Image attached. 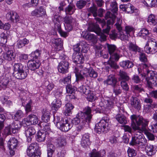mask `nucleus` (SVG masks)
<instances>
[{
    "instance_id": "obj_1",
    "label": "nucleus",
    "mask_w": 157,
    "mask_h": 157,
    "mask_svg": "<svg viewBox=\"0 0 157 157\" xmlns=\"http://www.w3.org/2000/svg\"><path fill=\"white\" fill-rule=\"evenodd\" d=\"M130 119L131 126L135 132L129 144L132 145H138L139 148L143 150L146 145L147 140L142 132L147 130L149 121L142 117L135 115L131 116Z\"/></svg>"
},
{
    "instance_id": "obj_2",
    "label": "nucleus",
    "mask_w": 157,
    "mask_h": 157,
    "mask_svg": "<svg viewBox=\"0 0 157 157\" xmlns=\"http://www.w3.org/2000/svg\"><path fill=\"white\" fill-rule=\"evenodd\" d=\"M95 19L99 22L102 28V31L97 24H92L89 25L88 30L90 31L94 32L100 36L101 41H105L106 39V35H108L114 23L112 20H108L106 23L104 21L98 17L95 18Z\"/></svg>"
},
{
    "instance_id": "obj_3",
    "label": "nucleus",
    "mask_w": 157,
    "mask_h": 157,
    "mask_svg": "<svg viewBox=\"0 0 157 157\" xmlns=\"http://www.w3.org/2000/svg\"><path fill=\"white\" fill-rule=\"evenodd\" d=\"M84 112L78 113V115L72 120V123L78 124L85 122L89 123L92 118L91 109L89 107H86Z\"/></svg>"
},
{
    "instance_id": "obj_4",
    "label": "nucleus",
    "mask_w": 157,
    "mask_h": 157,
    "mask_svg": "<svg viewBox=\"0 0 157 157\" xmlns=\"http://www.w3.org/2000/svg\"><path fill=\"white\" fill-rule=\"evenodd\" d=\"M53 122L57 128L63 132H67L73 126V124L66 119L54 115Z\"/></svg>"
},
{
    "instance_id": "obj_5",
    "label": "nucleus",
    "mask_w": 157,
    "mask_h": 157,
    "mask_svg": "<svg viewBox=\"0 0 157 157\" xmlns=\"http://www.w3.org/2000/svg\"><path fill=\"white\" fill-rule=\"evenodd\" d=\"M23 66L20 63H15L13 66V75L17 78L23 79L25 78L29 73V70H27L25 72L23 70Z\"/></svg>"
},
{
    "instance_id": "obj_6",
    "label": "nucleus",
    "mask_w": 157,
    "mask_h": 157,
    "mask_svg": "<svg viewBox=\"0 0 157 157\" xmlns=\"http://www.w3.org/2000/svg\"><path fill=\"white\" fill-rule=\"evenodd\" d=\"M109 118L107 115L104 116L100 121L95 125V131L98 134L101 132H104L107 129L108 130L110 128L109 124Z\"/></svg>"
},
{
    "instance_id": "obj_7",
    "label": "nucleus",
    "mask_w": 157,
    "mask_h": 157,
    "mask_svg": "<svg viewBox=\"0 0 157 157\" xmlns=\"http://www.w3.org/2000/svg\"><path fill=\"white\" fill-rule=\"evenodd\" d=\"M75 75L77 80H83L88 77L89 68L88 69L82 65H77L75 68Z\"/></svg>"
},
{
    "instance_id": "obj_8",
    "label": "nucleus",
    "mask_w": 157,
    "mask_h": 157,
    "mask_svg": "<svg viewBox=\"0 0 157 157\" xmlns=\"http://www.w3.org/2000/svg\"><path fill=\"white\" fill-rule=\"evenodd\" d=\"M147 81V86L149 88L153 87L156 86L157 76L155 72L151 71H147L146 78Z\"/></svg>"
},
{
    "instance_id": "obj_9",
    "label": "nucleus",
    "mask_w": 157,
    "mask_h": 157,
    "mask_svg": "<svg viewBox=\"0 0 157 157\" xmlns=\"http://www.w3.org/2000/svg\"><path fill=\"white\" fill-rule=\"evenodd\" d=\"M65 30L69 32L72 30L73 27L77 25V23L75 18L71 16L67 15L63 18Z\"/></svg>"
},
{
    "instance_id": "obj_10",
    "label": "nucleus",
    "mask_w": 157,
    "mask_h": 157,
    "mask_svg": "<svg viewBox=\"0 0 157 157\" xmlns=\"http://www.w3.org/2000/svg\"><path fill=\"white\" fill-rule=\"evenodd\" d=\"M107 47L110 55V59H114L116 61H118L120 57V51L117 49L116 46L108 44Z\"/></svg>"
},
{
    "instance_id": "obj_11",
    "label": "nucleus",
    "mask_w": 157,
    "mask_h": 157,
    "mask_svg": "<svg viewBox=\"0 0 157 157\" xmlns=\"http://www.w3.org/2000/svg\"><path fill=\"white\" fill-rule=\"evenodd\" d=\"M27 155L29 157H40L41 152L37 148L36 143H32L28 147L26 151Z\"/></svg>"
},
{
    "instance_id": "obj_12",
    "label": "nucleus",
    "mask_w": 157,
    "mask_h": 157,
    "mask_svg": "<svg viewBox=\"0 0 157 157\" xmlns=\"http://www.w3.org/2000/svg\"><path fill=\"white\" fill-rule=\"evenodd\" d=\"M38 117L33 114H31L28 116L27 118L24 119L21 122L22 126H26L30 124H38Z\"/></svg>"
},
{
    "instance_id": "obj_13",
    "label": "nucleus",
    "mask_w": 157,
    "mask_h": 157,
    "mask_svg": "<svg viewBox=\"0 0 157 157\" xmlns=\"http://www.w3.org/2000/svg\"><path fill=\"white\" fill-rule=\"evenodd\" d=\"M117 33L115 31H113L112 33L109 35L110 38L112 39H114L115 38H118L121 40H128V36L127 34H126L124 31L122 30V29L120 30H118Z\"/></svg>"
},
{
    "instance_id": "obj_14",
    "label": "nucleus",
    "mask_w": 157,
    "mask_h": 157,
    "mask_svg": "<svg viewBox=\"0 0 157 157\" xmlns=\"http://www.w3.org/2000/svg\"><path fill=\"white\" fill-rule=\"evenodd\" d=\"M28 126L26 125L25 127H22L24 128V133L27 137L28 142H31L33 137L36 134V131L34 127H29Z\"/></svg>"
},
{
    "instance_id": "obj_15",
    "label": "nucleus",
    "mask_w": 157,
    "mask_h": 157,
    "mask_svg": "<svg viewBox=\"0 0 157 157\" xmlns=\"http://www.w3.org/2000/svg\"><path fill=\"white\" fill-rule=\"evenodd\" d=\"M19 128V125L15 122H13L9 126L5 128L4 132L7 135H10L11 133H15Z\"/></svg>"
},
{
    "instance_id": "obj_16",
    "label": "nucleus",
    "mask_w": 157,
    "mask_h": 157,
    "mask_svg": "<svg viewBox=\"0 0 157 157\" xmlns=\"http://www.w3.org/2000/svg\"><path fill=\"white\" fill-rule=\"evenodd\" d=\"M4 48L5 49L7 52L3 53L2 55V58L8 61H10L14 60L16 56L15 53L12 51L9 50L7 47L5 46Z\"/></svg>"
},
{
    "instance_id": "obj_17",
    "label": "nucleus",
    "mask_w": 157,
    "mask_h": 157,
    "mask_svg": "<svg viewBox=\"0 0 157 157\" xmlns=\"http://www.w3.org/2000/svg\"><path fill=\"white\" fill-rule=\"evenodd\" d=\"M69 63L66 60L61 61L58 66L59 71L61 73L65 74L68 72Z\"/></svg>"
},
{
    "instance_id": "obj_18",
    "label": "nucleus",
    "mask_w": 157,
    "mask_h": 157,
    "mask_svg": "<svg viewBox=\"0 0 157 157\" xmlns=\"http://www.w3.org/2000/svg\"><path fill=\"white\" fill-rule=\"evenodd\" d=\"M32 16H36L38 17H45L47 16L46 10L44 7L40 6L37 9L33 11L31 13Z\"/></svg>"
},
{
    "instance_id": "obj_19",
    "label": "nucleus",
    "mask_w": 157,
    "mask_h": 157,
    "mask_svg": "<svg viewBox=\"0 0 157 157\" xmlns=\"http://www.w3.org/2000/svg\"><path fill=\"white\" fill-rule=\"evenodd\" d=\"M72 57L73 61L77 64V66L83 63L84 58L80 52H74Z\"/></svg>"
},
{
    "instance_id": "obj_20",
    "label": "nucleus",
    "mask_w": 157,
    "mask_h": 157,
    "mask_svg": "<svg viewBox=\"0 0 157 157\" xmlns=\"http://www.w3.org/2000/svg\"><path fill=\"white\" fill-rule=\"evenodd\" d=\"M27 64L29 69L34 71L39 68L40 63L38 60H35L31 59L28 61Z\"/></svg>"
},
{
    "instance_id": "obj_21",
    "label": "nucleus",
    "mask_w": 157,
    "mask_h": 157,
    "mask_svg": "<svg viewBox=\"0 0 157 157\" xmlns=\"http://www.w3.org/2000/svg\"><path fill=\"white\" fill-rule=\"evenodd\" d=\"M6 17L8 20H10L13 22H17L19 21V16L16 12L13 11H10L8 12Z\"/></svg>"
},
{
    "instance_id": "obj_22",
    "label": "nucleus",
    "mask_w": 157,
    "mask_h": 157,
    "mask_svg": "<svg viewBox=\"0 0 157 157\" xmlns=\"http://www.w3.org/2000/svg\"><path fill=\"white\" fill-rule=\"evenodd\" d=\"M116 98L112 97L111 99L108 100H104L103 101L100 103V105L101 106L106 109L112 107L114 102L116 101Z\"/></svg>"
},
{
    "instance_id": "obj_23",
    "label": "nucleus",
    "mask_w": 157,
    "mask_h": 157,
    "mask_svg": "<svg viewBox=\"0 0 157 157\" xmlns=\"http://www.w3.org/2000/svg\"><path fill=\"white\" fill-rule=\"evenodd\" d=\"M130 101L131 105L133 107L137 109H140L141 108V104L140 100L137 98L132 96Z\"/></svg>"
},
{
    "instance_id": "obj_24",
    "label": "nucleus",
    "mask_w": 157,
    "mask_h": 157,
    "mask_svg": "<svg viewBox=\"0 0 157 157\" xmlns=\"http://www.w3.org/2000/svg\"><path fill=\"white\" fill-rule=\"evenodd\" d=\"M90 144L89 134L88 133H85L82 136L81 144L82 146L85 147L89 146Z\"/></svg>"
},
{
    "instance_id": "obj_25",
    "label": "nucleus",
    "mask_w": 157,
    "mask_h": 157,
    "mask_svg": "<svg viewBox=\"0 0 157 157\" xmlns=\"http://www.w3.org/2000/svg\"><path fill=\"white\" fill-rule=\"evenodd\" d=\"M104 82L105 84L111 86L112 87H113L117 84V81L114 75H110L108 76L107 79L105 80Z\"/></svg>"
},
{
    "instance_id": "obj_26",
    "label": "nucleus",
    "mask_w": 157,
    "mask_h": 157,
    "mask_svg": "<svg viewBox=\"0 0 157 157\" xmlns=\"http://www.w3.org/2000/svg\"><path fill=\"white\" fill-rule=\"evenodd\" d=\"M106 6L107 8L111 10L113 13H116L118 11V7L117 3L116 1L112 2L110 4L108 2H105Z\"/></svg>"
},
{
    "instance_id": "obj_27",
    "label": "nucleus",
    "mask_w": 157,
    "mask_h": 157,
    "mask_svg": "<svg viewBox=\"0 0 157 157\" xmlns=\"http://www.w3.org/2000/svg\"><path fill=\"white\" fill-rule=\"evenodd\" d=\"M105 153V151L104 150L97 151L95 149H94L89 154V156L90 157H104Z\"/></svg>"
},
{
    "instance_id": "obj_28",
    "label": "nucleus",
    "mask_w": 157,
    "mask_h": 157,
    "mask_svg": "<svg viewBox=\"0 0 157 157\" xmlns=\"http://www.w3.org/2000/svg\"><path fill=\"white\" fill-rule=\"evenodd\" d=\"M53 43L55 44V48L57 51L62 50L63 48V41L60 38L54 39Z\"/></svg>"
},
{
    "instance_id": "obj_29",
    "label": "nucleus",
    "mask_w": 157,
    "mask_h": 157,
    "mask_svg": "<svg viewBox=\"0 0 157 157\" xmlns=\"http://www.w3.org/2000/svg\"><path fill=\"white\" fill-rule=\"evenodd\" d=\"M115 118L121 124L124 125L127 123V118L123 114L118 113L116 116Z\"/></svg>"
},
{
    "instance_id": "obj_30",
    "label": "nucleus",
    "mask_w": 157,
    "mask_h": 157,
    "mask_svg": "<svg viewBox=\"0 0 157 157\" xmlns=\"http://www.w3.org/2000/svg\"><path fill=\"white\" fill-rule=\"evenodd\" d=\"M17 144V140L13 137L11 138L8 142V146L10 149H15Z\"/></svg>"
},
{
    "instance_id": "obj_31",
    "label": "nucleus",
    "mask_w": 157,
    "mask_h": 157,
    "mask_svg": "<svg viewBox=\"0 0 157 157\" xmlns=\"http://www.w3.org/2000/svg\"><path fill=\"white\" fill-rule=\"evenodd\" d=\"M46 135V132L44 131H38L37 133V141L40 142H44L45 140Z\"/></svg>"
},
{
    "instance_id": "obj_32",
    "label": "nucleus",
    "mask_w": 157,
    "mask_h": 157,
    "mask_svg": "<svg viewBox=\"0 0 157 157\" xmlns=\"http://www.w3.org/2000/svg\"><path fill=\"white\" fill-rule=\"evenodd\" d=\"M144 148L147 155L149 156H151L156 153V151L154 149L152 145L150 144H147L146 146L145 145Z\"/></svg>"
},
{
    "instance_id": "obj_33",
    "label": "nucleus",
    "mask_w": 157,
    "mask_h": 157,
    "mask_svg": "<svg viewBox=\"0 0 157 157\" xmlns=\"http://www.w3.org/2000/svg\"><path fill=\"white\" fill-rule=\"evenodd\" d=\"M56 145L60 147L64 146L66 144V140L63 136H60L58 137L56 139Z\"/></svg>"
},
{
    "instance_id": "obj_34",
    "label": "nucleus",
    "mask_w": 157,
    "mask_h": 157,
    "mask_svg": "<svg viewBox=\"0 0 157 157\" xmlns=\"http://www.w3.org/2000/svg\"><path fill=\"white\" fill-rule=\"evenodd\" d=\"M119 75L120 77L119 78V80L120 81H128L129 79V77L127 73L123 71L120 70L119 71Z\"/></svg>"
},
{
    "instance_id": "obj_35",
    "label": "nucleus",
    "mask_w": 157,
    "mask_h": 157,
    "mask_svg": "<svg viewBox=\"0 0 157 157\" xmlns=\"http://www.w3.org/2000/svg\"><path fill=\"white\" fill-rule=\"evenodd\" d=\"M52 108L55 110H57L61 106L62 101L59 99L56 98L52 103Z\"/></svg>"
},
{
    "instance_id": "obj_36",
    "label": "nucleus",
    "mask_w": 157,
    "mask_h": 157,
    "mask_svg": "<svg viewBox=\"0 0 157 157\" xmlns=\"http://www.w3.org/2000/svg\"><path fill=\"white\" fill-rule=\"evenodd\" d=\"M41 53V51L40 50L36 49L35 51L32 52L29 55V56L33 59H40Z\"/></svg>"
},
{
    "instance_id": "obj_37",
    "label": "nucleus",
    "mask_w": 157,
    "mask_h": 157,
    "mask_svg": "<svg viewBox=\"0 0 157 157\" xmlns=\"http://www.w3.org/2000/svg\"><path fill=\"white\" fill-rule=\"evenodd\" d=\"M120 64L122 67L125 69L131 68L133 65L132 63L128 60L122 61L120 63Z\"/></svg>"
},
{
    "instance_id": "obj_38",
    "label": "nucleus",
    "mask_w": 157,
    "mask_h": 157,
    "mask_svg": "<svg viewBox=\"0 0 157 157\" xmlns=\"http://www.w3.org/2000/svg\"><path fill=\"white\" fill-rule=\"evenodd\" d=\"M82 35L83 37L87 40H95L96 39V36L94 34H91L88 32H83Z\"/></svg>"
},
{
    "instance_id": "obj_39",
    "label": "nucleus",
    "mask_w": 157,
    "mask_h": 157,
    "mask_svg": "<svg viewBox=\"0 0 157 157\" xmlns=\"http://www.w3.org/2000/svg\"><path fill=\"white\" fill-rule=\"evenodd\" d=\"M55 147L52 144H48V145L47 154L48 157H52L53 154L55 151Z\"/></svg>"
},
{
    "instance_id": "obj_40",
    "label": "nucleus",
    "mask_w": 157,
    "mask_h": 157,
    "mask_svg": "<svg viewBox=\"0 0 157 157\" xmlns=\"http://www.w3.org/2000/svg\"><path fill=\"white\" fill-rule=\"evenodd\" d=\"M75 10V6L73 5H69L66 8L65 11L66 14L71 15L74 13Z\"/></svg>"
},
{
    "instance_id": "obj_41",
    "label": "nucleus",
    "mask_w": 157,
    "mask_h": 157,
    "mask_svg": "<svg viewBox=\"0 0 157 157\" xmlns=\"http://www.w3.org/2000/svg\"><path fill=\"white\" fill-rule=\"evenodd\" d=\"M71 74H69L67 76L64 78L61 79L59 80V83L62 84H70L71 83Z\"/></svg>"
},
{
    "instance_id": "obj_42",
    "label": "nucleus",
    "mask_w": 157,
    "mask_h": 157,
    "mask_svg": "<svg viewBox=\"0 0 157 157\" xmlns=\"http://www.w3.org/2000/svg\"><path fill=\"white\" fill-rule=\"evenodd\" d=\"M97 9V7L96 5L93 4V6L88 8L87 9V10L89 13H91L94 17H96L98 16Z\"/></svg>"
},
{
    "instance_id": "obj_43",
    "label": "nucleus",
    "mask_w": 157,
    "mask_h": 157,
    "mask_svg": "<svg viewBox=\"0 0 157 157\" xmlns=\"http://www.w3.org/2000/svg\"><path fill=\"white\" fill-rule=\"evenodd\" d=\"M85 94L86 95V98L89 101H93L96 99V96L95 95L94 92L90 90V91L87 92Z\"/></svg>"
},
{
    "instance_id": "obj_44",
    "label": "nucleus",
    "mask_w": 157,
    "mask_h": 157,
    "mask_svg": "<svg viewBox=\"0 0 157 157\" xmlns=\"http://www.w3.org/2000/svg\"><path fill=\"white\" fill-rule=\"evenodd\" d=\"M112 87L113 92L115 95H118L122 93V90L119 84H117Z\"/></svg>"
},
{
    "instance_id": "obj_45",
    "label": "nucleus",
    "mask_w": 157,
    "mask_h": 157,
    "mask_svg": "<svg viewBox=\"0 0 157 157\" xmlns=\"http://www.w3.org/2000/svg\"><path fill=\"white\" fill-rule=\"evenodd\" d=\"M157 0H144L143 3L146 6L151 7H155L156 5Z\"/></svg>"
},
{
    "instance_id": "obj_46",
    "label": "nucleus",
    "mask_w": 157,
    "mask_h": 157,
    "mask_svg": "<svg viewBox=\"0 0 157 157\" xmlns=\"http://www.w3.org/2000/svg\"><path fill=\"white\" fill-rule=\"evenodd\" d=\"M128 49L131 51L133 52H140L141 51V49L139 48L138 46L136 44L130 43L128 46Z\"/></svg>"
},
{
    "instance_id": "obj_47",
    "label": "nucleus",
    "mask_w": 157,
    "mask_h": 157,
    "mask_svg": "<svg viewBox=\"0 0 157 157\" xmlns=\"http://www.w3.org/2000/svg\"><path fill=\"white\" fill-rule=\"evenodd\" d=\"M147 22L151 25H155L156 23V21L155 19V15L152 14H151L148 16L147 20Z\"/></svg>"
},
{
    "instance_id": "obj_48",
    "label": "nucleus",
    "mask_w": 157,
    "mask_h": 157,
    "mask_svg": "<svg viewBox=\"0 0 157 157\" xmlns=\"http://www.w3.org/2000/svg\"><path fill=\"white\" fill-rule=\"evenodd\" d=\"M50 113L48 111H44L42 117V120L45 122H48L50 120Z\"/></svg>"
},
{
    "instance_id": "obj_49",
    "label": "nucleus",
    "mask_w": 157,
    "mask_h": 157,
    "mask_svg": "<svg viewBox=\"0 0 157 157\" xmlns=\"http://www.w3.org/2000/svg\"><path fill=\"white\" fill-rule=\"evenodd\" d=\"M116 18V16H115V15L111 13L109 11H108L105 14V19H107L108 18H109V19L108 20H113V23L115 21Z\"/></svg>"
},
{
    "instance_id": "obj_50",
    "label": "nucleus",
    "mask_w": 157,
    "mask_h": 157,
    "mask_svg": "<svg viewBox=\"0 0 157 157\" xmlns=\"http://www.w3.org/2000/svg\"><path fill=\"white\" fill-rule=\"evenodd\" d=\"M29 42L28 40L26 38L19 40L17 44V47L18 48H20L25 46V44H28Z\"/></svg>"
},
{
    "instance_id": "obj_51",
    "label": "nucleus",
    "mask_w": 157,
    "mask_h": 157,
    "mask_svg": "<svg viewBox=\"0 0 157 157\" xmlns=\"http://www.w3.org/2000/svg\"><path fill=\"white\" fill-rule=\"evenodd\" d=\"M9 81V79L8 78H4L0 82L1 87L4 89L7 87Z\"/></svg>"
},
{
    "instance_id": "obj_52",
    "label": "nucleus",
    "mask_w": 157,
    "mask_h": 157,
    "mask_svg": "<svg viewBox=\"0 0 157 157\" xmlns=\"http://www.w3.org/2000/svg\"><path fill=\"white\" fill-rule=\"evenodd\" d=\"M88 74V77H90L94 78L97 77L98 75L97 72L95 71L92 67L89 68V72Z\"/></svg>"
},
{
    "instance_id": "obj_53",
    "label": "nucleus",
    "mask_w": 157,
    "mask_h": 157,
    "mask_svg": "<svg viewBox=\"0 0 157 157\" xmlns=\"http://www.w3.org/2000/svg\"><path fill=\"white\" fill-rule=\"evenodd\" d=\"M78 90L80 92L85 94L90 91L89 88L88 86H85L83 85L78 87Z\"/></svg>"
},
{
    "instance_id": "obj_54",
    "label": "nucleus",
    "mask_w": 157,
    "mask_h": 157,
    "mask_svg": "<svg viewBox=\"0 0 157 157\" xmlns=\"http://www.w3.org/2000/svg\"><path fill=\"white\" fill-rule=\"evenodd\" d=\"M81 52L86 53L87 52L88 48L87 44L84 41L80 42Z\"/></svg>"
},
{
    "instance_id": "obj_55",
    "label": "nucleus",
    "mask_w": 157,
    "mask_h": 157,
    "mask_svg": "<svg viewBox=\"0 0 157 157\" xmlns=\"http://www.w3.org/2000/svg\"><path fill=\"white\" fill-rule=\"evenodd\" d=\"M74 107V106L71 104L70 103H67L65 106V112L66 113H67V115L69 114L71 112V110L73 109Z\"/></svg>"
},
{
    "instance_id": "obj_56",
    "label": "nucleus",
    "mask_w": 157,
    "mask_h": 157,
    "mask_svg": "<svg viewBox=\"0 0 157 157\" xmlns=\"http://www.w3.org/2000/svg\"><path fill=\"white\" fill-rule=\"evenodd\" d=\"M23 112L21 110H18L13 117V118L16 120L20 119L23 117Z\"/></svg>"
},
{
    "instance_id": "obj_57",
    "label": "nucleus",
    "mask_w": 157,
    "mask_h": 157,
    "mask_svg": "<svg viewBox=\"0 0 157 157\" xmlns=\"http://www.w3.org/2000/svg\"><path fill=\"white\" fill-rule=\"evenodd\" d=\"M132 88L133 91L135 92H141L144 91L143 88L141 85H134L133 86Z\"/></svg>"
},
{
    "instance_id": "obj_58",
    "label": "nucleus",
    "mask_w": 157,
    "mask_h": 157,
    "mask_svg": "<svg viewBox=\"0 0 157 157\" xmlns=\"http://www.w3.org/2000/svg\"><path fill=\"white\" fill-rule=\"evenodd\" d=\"M125 32L126 34H127L128 36H131L133 33L134 28L132 26H127L125 27Z\"/></svg>"
},
{
    "instance_id": "obj_59",
    "label": "nucleus",
    "mask_w": 157,
    "mask_h": 157,
    "mask_svg": "<svg viewBox=\"0 0 157 157\" xmlns=\"http://www.w3.org/2000/svg\"><path fill=\"white\" fill-rule=\"evenodd\" d=\"M45 86L47 87V90L48 92L50 91L54 88V85L52 83H49L48 81H46L44 83Z\"/></svg>"
},
{
    "instance_id": "obj_60",
    "label": "nucleus",
    "mask_w": 157,
    "mask_h": 157,
    "mask_svg": "<svg viewBox=\"0 0 157 157\" xmlns=\"http://www.w3.org/2000/svg\"><path fill=\"white\" fill-rule=\"evenodd\" d=\"M75 87L70 84L67 85L66 86V92L67 93L72 94L75 92Z\"/></svg>"
},
{
    "instance_id": "obj_61",
    "label": "nucleus",
    "mask_w": 157,
    "mask_h": 157,
    "mask_svg": "<svg viewBox=\"0 0 157 157\" xmlns=\"http://www.w3.org/2000/svg\"><path fill=\"white\" fill-rule=\"evenodd\" d=\"M86 3V1L80 0L77 2L76 6L78 9H82L85 6Z\"/></svg>"
},
{
    "instance_id": "obj_62",
    "label": "nucleus",
    "mask_w": 157,
    "mask_h": 157,
    "mask_svg": "<svg viewBox=\"0 0 157 157\" xmlns=\"http://www.w3.org/2000/svg\"><path fill=\"white\" fill-rule=\"evenodd\" d=\"M126 11L128 13H132L134 12V7L130 3L126 5Z\"/></svg>"
},
{
    "instance_id": "obj_63",
    "label": "nucleus",
    "mask_w": 157,
    "mask_h": 157,
    "mask_svg": "<svg viewBox=\"0 0 157 157\" xmlns=\"http://www.w3.org/2000/svg\"><path fill=\"white\" fill-rule=\"evenodd\" d=\"M149 34V31L147 29L143 28L139 33L138 35L140 36L144 37L147 36Z\"/></svg>"
},
{
    "instance_id": "obj_64",
    "label": "nucleus",
    "mask_w": 157,
    "mask_h": 157,
    "mask_svg": "<svg viewBox=\"0 0 157 157\" xmlns=\"http://www.w3.org/2000/svg\"><path fill=\"white\" fill-rule=\"evenodd\" d=\"M127 153L129 157H134L136 155V151L132 148L129 147L127 150Z\"/></svg>"
}]
</instances>
